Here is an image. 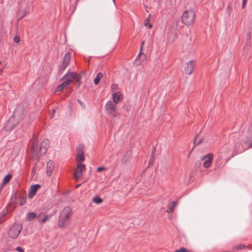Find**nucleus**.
I'll list each match as a JSON object with an SVG mask.
<instances>
[{"label":"nucleus","mask_w":252,"mask_h":252,"mask_svg":"<svg viewBox=\"0 0 252 252\" xmlns=\"http://www.w3.org/2000/svg\"><path fill=\"white\" fill-rule=\"evenodd\" d=\"M251 141V139L250 138H247V139L246 140H245L244 141V144L247 146V148H246V149H248L249 148H252V142H251L249 145H247V144H248V143L249 142H250Z\"/></svg>","instance_id":"obj_21"},{"label":"nucleus","mask_w":252,"mask_h":252,"mask_svg":"<svg viewBox=\"0 0 252 252\" xmlns=\"http://www.w3.org/2000/svg\"><path fill=\"white\" fill-rule=\"evenodd\" d=\"M23 226L21 224L14 223L9 229L8 236L12 239L16 238L19 235L22 229Z\"/></svg>","instance_id":"obj_5"},{"label":"nucleus","mask_w":252,"mask_h":252,"mask_svg":"<svg viewBox=\"0 0 252 252\" xmlns=\"http://www.w3.org/2000/svg\"><path fill=\"white\" fill-rule=\"evenodd\" d=\"M105 107L108 114L113 117L116 116L115 111L117 108L116 103L112 101H108L106 102Z\"/></svg>","instance_id":"obj_6"},{"label":"nucleus","mask_w":252,"mask_h":252,"mask_svg":"<svg viewBox=\"0 0 252 252\" xmlns=\"http://www.w3.org/2000/svg\"><path fill=\"white\" fill-rule=\"evenodd\" d=\"M54 169V164L52 160H49L47 163V174L48 176H51Z\"/></svg>","instance_id":"obj_12"},{"label":"nucleus","mask_w":252,"mask_h":252,"mask_svg":"<svg viewBox=\"0 0 252 252\" xmlns=\"http://www.w3.org/2000/svg\"><path fill=\"white\" fill-rule=\"evenodd\" d=\"M30 144L32 145L33 152L34 153L37 152L36 156L38 158H39L42 155H44L46 153L47 150L50 145V142L48 139H45L43 140L40 143V147L38 149L37 140L35 137H33V139L31 141Z\"/></svg>","instance_id":"obj_2"},{"label":"nucleus","mask_w":252,"mask_h":252,"mask_svg":"<svg viewBox=\"0 0 252 252\" xmlns=\"http://www.w3.org/2000/svg\"><path fill=\"white\" fill-rule=\"evenodd\" d=\"M141 50H140V52L139 53V54H138V55L137 56V58H138V57L140 56V54H141Z\"/></svg>","instance_id":"obj_45"},{"label":"nucleus","mask_w":252,"mask_h":252,"mask_svg":"<svg viewBox=\"0 0 252 252\" xmlns=\"http://www.w3.org/2000/svg\"><path fill=\"white\" fill-rule=\"evenodd\" d=\"M102 76L103 75L101 72H99L97 74L96 77L94 79V83L95 85H97L99 83V81Z\"/></svg>","instance_id":"obj_18"},{"label":"nucleus","mask_w":252,"mask_h":252,"mask_svg":"<svg viewBox=\"0 0 252 252\" xmlns=\"http://www.w3.org/2000/svg\"><path fill=\"white\" fill-rule=\"evenodd\" d=\"M36 164H35L32 169V173H34L35 172V171H36Z\"/></svg>","instance_id":"obj_38"},{"label":"nucleus","mask_w":252,"mask_h":252,"mask_svg":"<svg viewBox=\"0 0 252 252\" xmlns=\"http://www.w3.org/2000/svg\"><path fill=\"white\" fill-rule=\"evenodd\" d=\"M24 114L23 107L18 106L14 111L10 118L4 125L3 127L5 131L12 130L19 123Z\"/></svg>","instance_id":"obj_1"},{"label":"nucleus","mask_w":252,"mask_h":252,"mask_svg":"<svg viewBox=\"0 0 252 252\" xmlns=\"http://www.w3.org/2000/svg\"><path fill=\"white\" fill-rule=\"evenodd\" d=\"M146 10H147V12H148V11L147 10V8H145Z\"/></svg>","instance_id":"obj_47"},{"label":"nucleus","mask_w":252,"mask_h":252,"mask_svg":"<svg viewBox=\"0 0 252 252\" xmlns=\"http://www.w3.org/2000/svg\"><path fill=\"white\" fill-rule=\"evenodd\" d=\"M71 213L72 209L70 207L67 206L63 208L59 219L58 225L60 227L64 228L68 225L70 222Z\"/></svg>","instance_id":"obj_3"},{"label":"nucleus","mask_w":252,"mask_h":252,"mask_svg":"<svg viewBox=\"0 0 252 252\" xmlns=\"http://www.w3.org/2000/svg\"><path fill=\"white\" fill-rule=\"evenodd\" d=\"M195 18V13L192 9L186 10L182 15V21L187 26L191 25L194 23Z\"/></svg>","instance_id":"obj_4"},{"label":"nucleus","mask_w":252,"mask_h":252,"mask_svg":"<svg viewBox=\"0 0 252 252\" xmlns=\"http://www.w3.org/2000/svg\"><path fill=\"white\" fill-rule=\"evenodd\" d=\"M37 216V213H35L34 212H31L28 213L27 214V220L31 221L33 219L36 218V217Z\"/></svg>","instance_id":"obj_15"},{"label":"nucleus","mask_w":252,"mask_h":252,"mask_svg":"<svg viewBox=\"0 0 252 252\" xmlns=\"http://www.w3.org/2000/svg\"><path fill=\"white\" fill-rule=\"evenodd\" d=\"M187 249L185 248H181L180 249L175 251V252H186Z\"/></svg>","instance_id":"obj_31"},{"label":"nucleus","mask_w":252,"mask_h":252,"mask_svg":"<svg viewBox=\"0 0 252 252\" xmlns=\"http://www.w3.org/2000/svg\"><path fill=\"white\" fill-rule=\"evenodd\" d=\"M72 80L71 79L67 78L66 80L62 83V86H63L65 88H66V87L69 86Z\"/></svg>","instance_id":"obj_26"},{"label":"nucleus","mask_w":252,"mask_h":252,"mask_svg":"<svg viewBox=\"0 0 252 252\" xmlns=\"http://www.w3.org/2000/svg\"><path fill=\"white\" fill-rule=\"evenodd\" d=\"M45 216L44 213L43 212H40L39 214H37V216L36 218L38 219V220L42 219Z\"/></svg>","instance_id":"obj_30"},{"label":"nucleus","mask_w":252,"mask_h":252,"mask_svg":"<svg viewBox=\"0 0 252 252\" xmlns=\"http://www.w3.org/2000/svg\"><path fill=\"white\" fill-rule=\"evenodd\" d=\"M113 0V1L114 3V4H115V0Z\"/></svg>","instance_id":"obj_46"},{"label":"nucleus","mask_w":252,"mask_h":252,"mask_svg":"<svg viewBox=\"0 0 252 252\" xmlns=\"http://www.w3.org/2000/svg\"><path fill=\"white\" fill-rule=\"evenodd\" d=\"M20 197H21V200L20 201L19 204L20 206H23L25 202H26L27 197L26 196H22L21 195H20Z\"/></svg>","instance_id":"obj_28"},{"label":"nucleus","mask_w":252,"mask_h":252,"mask_svg":"<svg viewBox=\"0 0 252 252\" xmlns=\"http://www.w3.org/2000/svg\"><path fill=\"white\" fill-rule=\"evenodd\" d=\"M82 172L80 171V170H78L76 169L75 174H74L75 178L76 180H78L82 176Z\"/></svg>","instance_id":"obj_24"},{"label":"nucleus","mask_w":252,"mask_h":252,"mask_svg":"<svg viewBox=\"0 0 252 252\" xmlns=\"http://www.w3.org/2000/svg\"><path fill=\"white\" fill-rule=\"evenodd\" d=\"M86 168L85 165L84 164H78L77 166L76 169L78 170H80V171H82L85 170Z\"/></svg>","instance_id":"obj_27"},{"label":"nucleus","mask_w":252,"mask_h":252,"mask_svg":"<svg viewBox=\"0 0 252 252\" xmlns=\"http://www.w3.org/2000/svg\"><path fill=\"white\" fill-rule=\"evenodd\" d=\"M16 250L19 252H24V250L20 247H17Z\"/></svg>","instance_id":"obj_35"},{"label":"nucleus","mask_w":252,"mask_h":252,"mask_svg":"<svg viewBox=\"0 0 252 252\" xmlns=\"http://www.w3.org/2000/svg\"><path fill=\"white\" fill-rule=\"evenodd\" d=\"M150 17L151 14H150L148 17L145 19L144 22L145 26L148 27L149 28H151L152 27V24L149 23Z\"/></svg>","instance_id":"obj_20"},{"label":"nucleus","mask_w":252,"mask_h":252,"mask_svg":"<svg viewBox=\"0 0 252 252\" xmlns=\"http://www.w3.org/2000/svg\"><path fill=\"white\" fill-rule=\"evenodd\" d=\"M213 155L212 154H207L203 156L201 158L202 160H205L203 163V165L205 168H208L211 165L213 160Z\"/></svg>","instance_id":"obj_9"},{"label":"nucleus","mask_w":252,"mask_h":252,"mask_svg":"<svg viewBox=\"0 0 252 252\" xmlns=\"http://www.w3.org/2000/svg\"><path fill=\"white\" fill-rule=\"evenodd\" d=\"M70 60V55L69 53H66L63 59V61L59 65V70L60 71L62 72L65 70Z\"/></svg>","instance_id":"obj_7"},{"label":"nucleus","mask_w":252,"mask_h":252,"mask_svg":"<svg viewBox=\"0 0 252 252\" xmlns=\"http://www.w3.org/2000/svg\"><path fill=\"white\" fill-rule=\"evenodd\" d=\"M105 169L104 167H99L97 168V172H101Z\"/></svg>","instance_id":"obj_37"},{"label":"nucleus","mask_w":252,"mask_h":252,"mask_svg":"<svg viewBox=\"0 0 252 252\" xmlns=\"http://www.w3.org/2000/svg\"><path fill=\"white\" fill-rule=\"evenodd\" d=\"M236 150H237V147H236V148H235V150L233 151L232 153V157L236 156V155L238 154L239 153H241L243 152V151H241L240 152H238L236 151Z\"/></svg>","instance_id":"obj_32"},{"label":"nucleus","mask_w":252,"mask_h":252,"mask_svg":"<svg viewBox=\"0 0 252 252\" xmlns=\"http://www.w3.org/2000/svg\"><path fill=\"white\" fill-rule=\"evenodd\" d=\"M78 102L81 106L83 105V103L80 100L78 99Z\"/></svg>","instance_id":"obj_42"},{"label":"nucleus","mask_w":252,"mask_h":252,"mask_svg":"<svg viewBox=\"0 0 252 252\" xmlns=\"http://www.w3.org/2000/svg\"><path fill=\"white\" fill-rule=\"evenodd\" d=\"M54 116V114L52 113V115H51V118H53Z\"/></svg>","instance_id":"obj_43"},{"label":"nucleus","mask_w":252,"mask_h":252,"mask_svg":"<svg viewBox=\"0 0 252 252\" xmlns=\"http://www.w3.org/2000/svg\"><path fill=\"white\" fill-rule=\"evenodd\" d=\"M247 0H243L242 3V7L244 8L247 3Z\"/></svg>","instance_id":"obj_39"},{"label":"nucleus","mask_w":252,"mask_h":252,"mask_svg":"<svg viewBox=\"0 0 252 252\" xmlns=\"http://www.w3.org/2000/svg\"><path fill=\"white\" fill-rule=\"evenodd\" d=\"M17 197H18L17 194L16 193H13L11 196L10 203H15L17 199Z\"/></svg>","instance_id":"obj_22"},{"label":"nucleus","mask_w":252,"mask_h":252,"mask_svg":"<svg viewBox=\"0 0 252 252\" xmlns=\"http://www.w3.org/2000/svg\"><path fill=\"white\" fill-rule=\"evenodd\" d=\"M40 188V185L39 184H35L32 185L30 187V191L29 193V197L32 198L37 192V190Z\"/></svg>","instance_id":"obj_11"},{"label":"nucleus","mask_w":252,"mask_h":252,"mask_svg":"<svg viewBox=\"0 0 252 252\" xmlns=\"http://www.w3.org/2000/svg\"><path fill=\"white\" fill-rule=\"evenodd\" d=\"M65 87L63 86H62V83L59 85L56 89V92H60L63 90Z\"/></svg>","instance_id":"obj_29"},{"label":"nucleus","mask_w":252,"mask_h":252,"mask_svg":"<svg viewBox=\"0 0 252 252\" xmlns=\"http://www.w3.org/2000/svg\"><path fill=\"white\" fill-rule=\"evenodd\" d=\"M78 74L75 72H71L69 73V77L68 79H71L72 80L73 79H76L78 77Z\"/></svg>","instance_id":"obj_25"},{"label":"nucleus","mask_w":252,"mask_h":252,"mask_svg":"<svg viewBox=\"0 0 252 252\" xmlns=\"http://www.w3.org/2000/svg\"><path fill=\"white\" fill-rule=\"evenodd\" d=\"M12 178V175L10 174H7L4 178L3 183L4 184H6L9 183Z\"/></svg>","instance_id":"obj_19"},{"label":"nucleus","mask_w":252,"mask_h":252,"mask_svg":"<svg viewBox=\"0 0 252 252\" xmlns=\"http://www.w3.org/2000/svg\"><path fill=\"white\" fill-rule=\"evenodd\" d=\"M121 94L118 92L113 94V100L115 103H117L121 100Z\"/></svg>","instance_id":"obj_14"},{"label":"nucleus","mask_w":252,"mask_h":252,"mask_svg":"<svg viewBox=\"0 0 252 252\" xmlns=\"http://www.w3.org/2000/svg\"><path fill=\"white\" fill-rule=\"evenodd\" d=\"M84 146L82 144L76 148V158L78 162H81L85 160Z\"/></svg>","instance_id":"obj_8"},{"label":"nucleus","mask_w":252,"mask_h":252,"mask_svg":"<svg viewBox=\"0 0 252 252\" xmlns=\"http://www.w3.org/2000/svg\"><path fill=\"white\" fill-rule=\"evenodd\" d=\"M93 200V201L97 204L101 203L103 201L102 199L98 196L94 197Z\"/></svg>","instance_id":"obj_23"},{"label":"nucleus","mask_w":252,"mask_h":252,"mask_svg":"<svg viewBox=\"0 0 252 252\" xmlns=\"http://www.w3.org/2000/svg\"><path fill=\"white\" fill-rule=\"evenodd\" d=\"M14 41L15 43H18L20 42V37L18 36H15L14 38Z\"/></svg>","instance_id":"obj_33"},{"label":"nucleus","mask_w":252,"mask_h":252,"mask_svg":"<svg viewBox=\"0 0 252 252\" xmlns=\"http://www.w3.org/2000/svg\"><path fill=\"white\" fill-rule=\"evenodd\" d=\"M79 186V185H77V186H76V188H78Z\"/></svg>","instance_id":"obj_48"},{"label":"nucleus","mask_w":252,"mask_h":252,"mask_svg":"<svg viewBox=\"0 0 252 252\" xmlns=\"http://www.w3.org/2000/svg\"><path fill=\"white\" fill-rule=\"evenodd\" d=\"M68 74H69V71L63 77L62 79H66L67 76H68Z\"/></svg>","instance_id":"obj_40"},{"label":"nucleus","mask_w":252,"mask_h":252,"mask_svg":"<svg viewBox=\"0 0 252 252\" xmlns=\"http://www.w3.org/2000/svg\"><path fill=\"white\" fill-rule=\"evenodd\" d=\"M245 247V246L243 245H238L236 247V248L238 250H242Z\"/></svg>","instance_id":"obj_36"},{"label":"nucleus","mask_w":252,"mask_h":252,"mask_svg":"<svg viewBox=\"0 0 252 252\" xmlns=\"http://www.w3.org/2000/svg\"><path fill=\"white\" fill-rule=\"evenodd\" d=\"M52 217V215H45L42 219L38 220L40 223H44L47 220H50Z\"/></svg>","instance_id":"obj_17"},{"label":"nucleus","mask_w":252,"mask_h":252,"mask_svg":"<svg viewBox=\"0 0 252 252\" xmlns=\"http://www.w3.org/2000/svg\"><path fill=\"white\" fill-rule=\"evenodd\" d=\"M202 141H203V139L202 138H200L199 139V140L198 141L197 143L196 144V145H198L199 144H200L202 142Z\"/></svg>","instance_id":"obj_41"},{"label":"nucleus","mask_w":252,"mask_h":252,"mask_svg":"<svg viewBox=\"0 0 252 252\" xmlns=\"http://www.w3.org/2000/svg\"><path fill=\"white\" fill-rule=\"evenodd\" d=\"M153 163H154V158L153 157H151L149 161V164L150 165H153Z\"/></svg>","instance_id":"obj_34"},{"label":"nucleus","mask_w":252,"mask_h":252,"mask_svg":"<svg viewBox=\"0 0 252 252\" xmlns=\"http://www.w3.org/2000/svg\"><path fill=\"white\" fill-rule=\"evenodd\" d=\"M8 213V210L7 208L3 209L0 213V224L3 223L5 220V216Z\"/></svg>","instance_id":"obj_13"},{"label":"nucleus","mask_w":252,"mask_h":252,"mask_svg":"<svg viewBox=\"0 0 252 252\" xmlns=\"http://www.w3.org/2000/svg\"><path fill=\"white\" fill-rule=\"evenodd\" d=\"M52 111H53V112H52V113L55 114V109H53V110H52Z\"/></svg>","instance_id":"obj_44"},{"label":"nucleus","mask_w":252,"mask_h":252,"mask_svg":"<svg viewBox=\"0 0 252 252\" xmlns=\"http://www.w3.org/2000/svg\"><path fill=\"white\" fill-rule=\"evenodd\" d=\"M177 204V201H172L170 204L169 205L168 208L167 210V212L168 213H172L174 211V207Z\"/></svg>","instance_id":"obj_16"},{"label":"nucleus","mask_w":252,"mask_h":252,"mask_svg":"<svg viewBox=\"0 0 252 252\" xmlns=\"http://www.w3.org/2000/svg\"><path fill=\"white\" fill-rule=\"evenodd\" d=\"M195 62L193 60L189 61L185 67V72L186 74L190 75L192 73L194 66Z\"/></svg>","instance_id":"obj_10"}]
</instances>
